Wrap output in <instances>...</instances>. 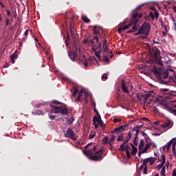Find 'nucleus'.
<instances>
[{"instance_id": "nucleus-31", "label": "nucleus", "mask_w": 176, "mask_h": 176, "mask_svg": "<svg viewBox=\"0 0 176 176\" xmlns=\"http://www.w3.org/2000/svg\"><path fill=\"white\" fill-rule=\"evenodd\" d=\"M108 140H109L108 136L104 137L103 139H102L103 144H109Z\"/></svg>"}, {"instance_id": "nucleus-46", "label": "nucleus", "mask_w": 176, "mask_h": 176, "mask_svg": "<svg viewBox=\"0 0 176 176\" xmlns=\"http://www.w3.org/2000/svg\"><path fill=\"white\" fill-rule=\"evenodd\" d=\"M113 141H115V139L111 138L109 139V145L110 146H112V142H113Z\"/></svg>"}, {"instance_id": "nucleus-25", "label": "nucleus", "mask_w": 176, "mask_h": 176, "mask_svg": "<svg viewBox=\"0 0 176 176\" xmlns=\"http://www.w3.org/2000/svg\"><path fill=\"white\" fill-rule=\"evenodd\" d=\"M148 163H150L151 166H152L156 162L157 158H153L151 157H148Z\"/></svg>"}, {"instance_id": "nucleus-28", "label": "nucleus", "mask_w": 176, "mask_h": 176, "mask_svg": "<svg viewBox=\"0 0 176 176\" xmlns=\"http://www.w3.org/2000/svg\"><path fill=\"white\" fill-rule=\"evenodd\" d=\"M103 61L109 64V58L107 55H104Z\"/></svg>"}, {"instance_id": "nucleus-52", "label": "nucleus", "mask_w": 176, "mask_h": 176, "mask_svg": "<svg viewBox=\"0 0 176 176\" xmlns=\"http://www.w3.org/2000/svg\"><path fill=\"white\" fill-rule=\"evenodd\" d=\"M16 58H17V54H12V55H11L10 59L14 60Z\"/></svg>"}, {"instance_id": "nucleus-62", "label": "nucleus", "mask_w": 176, "mask_h": 176, "mask_svg": "<svg viewBox=\"0 0 176 176\" xmlns=\"http://www.w3.org/2000/svg\"><path fill=\"white\" fill-rule=\"evenodd\" d=\"M108 45V41L104 40L103 41V46Z\"/></svg>"}, {"instance_id": "nucleus-55", "label": "nucleus", "mask_w": 176, "mask_h": 176, "mask_svg": "<svg viewBox=\"0 0 176 176\" xmlns=\"http://www.w3.org/2000/svg\"><path fill=\"white\" fill-rule=\"evenodd\" d=\"M138 139V138H134L133 145H138V142H137Z\"/></svg>"}, {"instance_id": "nucleus-11", "label": "nucleus", "mask_w": 176, "mask_h": 176, "mask_svg": "<svg viewBox=\"0 0 176 176\" xmlns=\"http://www.w3.org/2000/svg\"><path fill=\"white\" fill-rule=\"evenodd\" d=\"M97 115H98V117L97 116H95L94 118V124L95 126V129H98V124L100 122H101V116H100V114H98V111L96 112Z\"/></svg>"}, {"instance_id": "nucleus-51", "label": "nucleus", "mask_w": 176, "mask_h": 176, "mask_svg": "<svg viewBox=\"0 0 176 176\" xmlns=\"http://www.w3.org/2000/svg\"><path fill=\"white\" fill-rule=\"evenodd\" d=\"M49 118L51 120H54V119H56V116L50 114Z\"/></svg>"}, {"instance_id": "nucleus-10", "label": "nucleus", "mask_w": 176, "mask_h": 176, "mask_svg": "<svg viewBox=\"0 0 176 176\" xmlns=\"http://www.w3.org/2000/svg\"><path fill=\"white\" fill-rule=\"evenodd\" d=\"M142 28H143L144 31V35H146V36H148L151 31V24H149L148 23H144L142 25Z\"/></svg>"}, {"instance_id": "nucleus-64", "label": "nucleus", "mask_w": 176, "mask_h": 176, "mask_svg": "<svg viewBox=\"0 0 176 176\" xmlns=\"http://www.w3.org/2000/svg\"><path fill=\"white\" fill-rule=\"evenodd\" d=\"M173 176H176V169H173Z\"/></svg>"}, {"instance_id": "nucleus-20", "label": "nucleus", "mask_w": 176, "mask_h": 176, "mask_svg": "<svg viewBox=\"0 0 176 176\" xmlns=\"http://www.w3.org/2000/svg\"><path fill=\"white\" fill-rule=\"evenodd\" d=\"M100 31L101 29L98 26H94V35H100Z\"/></svg>"}, {"instance_id": "nucleus-8", "label": "nucleus", "mask_w": 176, "mask_h": 176, "mask_svg": "<svg viewBox=\"0 0 176 176\" xmlns=\"http://www.w3.org/2000/svg\"><path fill=\"white\" fill-rule=\"evenodd\" d=\"M131 135H133V133L131 131H129L128 133V136L125 138V139L123 140V143L120 145V147L119 148L120 151L124 152V144H127L130 140H131Z\"/></svg>"}, {"instance_id": "nucleus-27", "label": "nucleus", "mask_w": 176, "mask_h": 176, "mask_svg": "<svg viewBox=\"0 0 176 176\" xmlns=\"http://www.w3.org/2000/svg\"><path fill=\"white\" fill-rule=\"evenodd\" d=\"M82 20L84 21V23H90V19L87 18L86 16H82Z\"/></svg>"}, {"instance_id": "nucleus-14", "label": "nucleus", "mask_w": 176, "mask_h": 176, "mask_svg": "<svg viewBox=\"0 0 176 176\" xmlns=\"http://www.w3.org/2000/svg\"><path fill=\"white\" fill-rule=\"evenodd\" d=\"M151 56L157 60L160 56V52L157 49L153 48L151 52Z\"/></svg>"}, {"instance_id": "nucleus-32", "label": "nucleus", "mask_w": 176, "mask_h": 176, "mask_svg": "<svg viewBox=\"0 0 176 176\" xmlns=\"http://www.w3.org/2000/svg\"><path fill=\"white\" fill-rule=\"evenodd\" d=\"M108 47H109V45H102L103 52L104 53H108Z\"/></svg>"}, {"instance_id": "nucleus-3", "label": "nucleus", "mask_w": 176, "mask_h": 176, "mask_svg": "<svg viewBox=\"0 0 176 176\" xmlns=\"http://www.w3.org/2000/svg\"><path fill=\"white\" fill-rule=\"evenodd\" d=\"M153 72L154 75H155L159 83L161 85H167L168 82L166 80L167 78H168V72H165L164 74H160V72L158 71L156 66H154V68L153 69Z\"/></svg>"}, {"instance_id": "nucleus-50", "label": "nucleus", "mask_w": 176, "mask_h": 176, "mask_svg": "<svg viewBox=\"0 0 176 176\" xmlns=\"http://www.w3.org/2000/svg\"><path fill=\"white\" fill-rule=\"evenodd\" d=\"M173 80H174V77L173 76H170L169 77V80L166 81V82H168V83L167 84H164V85H168L170 83V82H171Z\"/></svg>"}, {"instance_id": "nucleus-59", "label": "nucleus", "mask_w": 176, "mask_h": 176, "mask_svg": "<svg viewBox=\"0 0 176 176\" xmlns=\"http://www.w3.org/2000/svg\"><path fill=\"white\" fill-rule=\"evenodd\" d=\"M122 122V119L115 118V119L113 120V122H114V123H118V122Z\"/></svg>"}, {"instance_id": "nucleus-1", "label": "nucleus", "mask_w": 176, "mask_h": 176, "mask_svg": "<svg viewBox=\"0 0 176 176\" xmlns=\"http://www.w3.org/2000/svg\"><path fill=\"white\" fill-rule=\"evenodd\" d=\"M142 13L138 14V12H135L133 14L130 19V23L129 25H120L118 30V34H121L122 31H126V30H129V28H130L131 26L132 30L127 31L126 34L136 32V31H138V28H140V19L142 18Z\"/></svg>"}, {"instance_id": "nucleus-48", "label": "nucleus", "mask_w": 176, "mask_h": 176, "mask_svg": "<svg viewBox=\"0 0 176 176\" xmlns=\"http://www.w3.org/2000/svg\"><path fill=\"white\" fill-rule=\"evenodd\" d=\"M175 145H176V141L175 140V142L172 144V151L173 152L175 151Z\"/></svg>"}, {"instance_id": "nucleus-4", "label": "nucleus", "mask_w": 176, "mask_h": 176, "mask_svg": "<svg viewBox=\"0 0 176 176\" xmlns=\"http://www.w3.org/2000/svg\"><path fill=\"white\" fill-rule=\"evenodd\" d=\"M52 112L54 113H60V115H67L68 113V109L65 104H61V106L51 104Z\"/></svg>"}, {"instance_id": "nucleus-49", "label": "nucleus", "mask_w": 176, "mask_h": 176, "mask_svg": "<svg viewBox=\"0 0 176 176\" xmlns=\"http://www.w3.org/2000/svg\"><path fill=\"white\" fill-rule=\"evenodd\" d=\"M162 162L166 163V156L164 155H161Z\"/></svg>"}, {"instance_id": "nucleus-42", "label": "nucleus", "mask_w": 176, "mask_h": 176, "mask_svg": "<svg viewBox=\"0 0 176 176\" xmlns=\"http://www.w3.org/2000/svg\"><path fill=\"white\" fill-rule=\"evenodd\" d=\"M143 136L146 142H148V141L149 140V136H148V134L143 133Z\"/></svg>"}, {"instance_id": "nucleus-61", "label": "nucleus", "mask_w": 176, "mask_h": 176, "mask_svg": "<svg viewBox=\"0 0 176 176\" xmlns=\"http://www.w3.org/2000/svg\"><path fill=\"white\" fill-rule=\"evenodd\" d=\"M84 60H85L84 65H85V67H87V65H89V63L87 62V60L85 59V56H84Z\"/></svg>"}, {"instance_id": "nucleus-57", "label": "nucleus", "mask_w": 176, "mask_h": 176, "mask_svg": "<svg viewBox=\"0 0 176 176\" xmlns=\"http://www.w3.org/2000/svg\"><path fill=\"white\" fill-rule=\"evenodd\" d=\"M126 149L129 151V149H131L128 144L124 146V151H126Z\"/></svg>"}, {"instance_id": "nucleus-58", "label": "nucleus", "mask_w": 176, "mask_h": 176, "mask_svg": "<svg viewBox=\"0 0 176 176\" xmlns=\"http://www.w3.org/2000/svg\"><path fill=\"white\" fill-rule=\"evenodd\" d=\"M154 16H155L156 18V20H157V19L159 18V12H154Z\"/></svg>"}, {"instance_id": "nucleus-39", "label": "nucleus", "mask_w": 176, "mask_h": 176, "mask_svg": "<svg viewBox=\"0 0 176 176\" xmlns=\"http://www.w3.org/2000/svg\"><path fill=\"white\" fill-rule=\"evenodd\" d=\"M164 164L165 162H162L161 164H158L157 166V168H158V170H160V168H163V167H164Z\"/></svg>"}, {"instance_id": "nucleus-12", "label": "nucleus", "mask_w": 176, "mask_h": 176, "mask_svg": "<svg viewBox=\"0 0 176 176\" xmlns=\"http://www.w3.org/2000/svg\"><path fill=\"white\" fill-rule=\"evenodd\" d=\"M125 129H127V125H121L111 131V133L113 134V133H115L116 134H119V133H122Z\"/></svg>"}, {"instance_id": "nucleus-6", "label": "nucleus", "mask_w": 176, "mask_h": 176, "mask_svg": "<svg viewBox=\"0 0 176 176\" xmlns=\"http://www.w3.org/2000/svg\"><path fill=\"white\" fill-rule=\"evenodd\" d=\"M160 97L165 100H171V98L174 97L173 92H168V89H160Z\"/></svg>"}, {"instance_id": "nucleus-23", "label": "nucleus", "mask_w": 176, "mask_h": 176, "mask_svg": "<svg viewBox=\"0 0 176 176\" xmlns=\"http://www.w3.org/2000/svg\"><path fill=\"white\" fill-rule=\"evenodd\" d=\"M101 48H99L98 51L95 52V56L98 58V60H101Z\"/></svg>"}, {"instance_id": "nucleus-47", "label": "nucleus", "mask_w": 176, "mask_h": 176, "mask_svg": "<svg viewBox=\"0 0 176 176\" xmlns=\"http://www.w3.org/2000/svg\"><path fill=\"white\" fill-rule=\"evenodd\" d=\"M153 112L154 113H159V109H157V107H153Z\"/></svg>"}, {"instance_id": "nucleus-60", "label": "nucleus", "mask_w": 176, "mask_h": 176, "mask_svg": "<svg viewBox=\"0 0 176 176\" xmlns=\"http://www.w3.org/2000/svg\"><path fill=\"white\" fill-rule=\"evenodd\" d=\"M150 16L151 17L152 20H155V14L153 12H150Z\"/></svg>"}, {"instance_id": "nucleus-13", "label": "nucleus", "mask_w": 176, "mask_h": 176, "mask_svg": "<svg viewBox=\"0 0 176 176\" xmlns=\"http://www.w3.org/2000/svg\"><path fill=\"white\" fill-rule=\"evenodd\" d=\"M69 57L71 58L72 61L76 60V57H78V47L75 48V51L74 52H69Z\"/></svg>"}, {"instance_id": "nucleus-9", "label": "nucleus", "mask_w": 176, "mask_h": 176, "mask_svg": "<svg viewBox=\"0 0 176 176\" xmlns=\"http://www.w3.org/2000/svg\"><path fill=\"white\" fill-rule=\"evenodd\" d=\"M83 93H84V99L82 98L83 97ZM87 97H89V94L84 91V89H81L80 91L78 93V96L77 97V101L78 102H80V101H83L85 100L86 102H87Z\"/></svg>"}, {"instance_id": "nucleus-30", "label": "nucleus", "mask_w": 176, "mask_h": 176, "mask_svg": "<svg viewBox=\"0 0 176 176\" xmlns=\"http://www.w3.org/2000/svg\"><path fill=\"white\" fill-rule=\"evenodd\" d=\"M78 93H79V90L78 89V88H74V92H73V97H76V94H78Z\"/></svg>"}, {"instance_id": "nucleus-35", "label": "nucleus", "mask_w": 176, "mask_h": 176, "mask_svg": "<svg viewBox=\"0 0 176 176\" xmlns=\"http://www.w3.org/2000/svg\"><path fill=\"white\" fill-rule=\"evenodd\" d=\"M157 63L159 64V65H160V67H163L164 64H163V60H162V58H157Z\"/></svg>"}, {"instance_id": "nucleus-18", "label": "nucleus", "mask_w": 176, "mask_h": 176, "mask_svg": "<svg viewBox=\"0 0 176 176\" xmlns=\"http://www.w3.org/2000/svg\"><path fill=\"white\" fill-rule=\"evenodd\" d=\"M131 146L132 147L131 155L133 156H135V155H137V152H138V149L137 148V146H134L132 143H131Z\"/></svg>"}, {"instance_id": "nucleus-63", "label": "nucleus", "mask_w": 176, "mask_h": 176, "mask_svg": "<svg viewBox=\"0 0 176 176\" xmlns=\"http://www.w3.org/2000/svg\"><path fill=\"white\" fill-rule=\"evenodd\" d=\"M144 167H145V165H144V164H142L140 167L139 168L138 170H143Z\"/></svg>"}, {"instance_id": "nucleus-15", "label": "nucleus", "mask_w": 176, "mask_h": 176, "mask_svg": "<svg viewBox=\"0 0 176 176\" xmlns=\"http://www.w3.org/2000/svg\"><path fill=\"white\" fill-rule=\"evenodd\" d=\"M175 141V138H173L172 140H170L168 143H166L165 146H164L163 151H164V149H166V148L167 151L168 152L170 151V148H171V145L174 144Z\"/></svg>"}, {"instance_id": "nucleus-21", "label": "nucleus", "mask_w": 176, "mask_h": 176, "mask_svg": "<svg viewBox=\"0 0 176 176\" xmlns=\"http://www.w3.org/2000/svg\"><path fill=\"white\" fill-rule=\"evenodd\" d=\"M144 145H145V141H144V140L142 139V140H140V142L138 146L139 151H142V149L144 148Z\"/></svg>"}, {"instance_id": "nucleus-43", "label": "nucleus", "mask_w": 176, "mask_h": 176, "mask_svg": "<svg viewBox=\"0 0 176 176\" xmlns=\"http://www.w3.org/2000/svg\"><path fill=\"white\" fill-rule=\"evenodd\" d=\"M91 47H92V52H97V50L100 49L98 48V46L96 47V45H92Z\"/></svg>"}, {"instance_id": "nucleus-56", "label": "nucleus", "mask_w": 176, "mask_h": 176, "mask_svg": "<svg viewBox=\"0 0 176 176\" xmlns=\"http://www.w3.org/2000/svg\"><path fill=\"white\" fill-rule=\"evenodd\" d=\"M147 171H148V166H144L143 174H148Z\"/></svg>"}, {"instance_id": "nucleus-22", "label": "nucleus", "mask_w": 176, "mask_h": 176, "mask_svg": "<svg viewBox=\"0 0 176 176\" xmlns=\"http://www.w3.org/2000/svg\"><path fill=\"white\" fill-rule=\"evenodd\" d=\"M151 145H152V143H147L145 144L144 148L142 150V153H146V151L149 148H151Z\"/></svg>"}, {"instance_id": "nucleus-53", "label": "nucleus", "mask_w": 176, "mask_h": 176, "mask_svg": "<svg viewBox=\"0 0 176 176\" xmlns=\"http://www.w3.org/2000/svg\"><path fill=\"white\" fill-rule=\"evenodd\" d=\"M108 74H104L102 76V79H104V80H107L108 79Z\"/></svg>"}, {"instance_id": "nucleus-34", "label": "nucleus", "mask_w": 176, "mask_h": 176, "mask_svg": "<svg viewBox=\"0 0 176 176\" xmlns=\"http://www.w3.org/2000/svg\"><path fill=\"white\" fill-rule=\"evenodd\" d=\"M149 163V160L148 158H146L143 160V165L144 166V167H146V164H148Z\"/></svg>"}, {"instance_id": "nucleus-38", "label": "nucleus", "mask_w": 176, "mask_h": 176, "mask_svg": "<svg viewBox=\"0 0 176 176\" xmlns=\"http://www.w3.org/2000/svg\"><path fill=\"white\" fill-rule=\"evenodd\" d=\"M82 43H84V45L90 44V40H89V38H85L82 40Z\"/></svg>"}, {"instance_id": "nucleus-44", "label": "nucleus", "mask_w": 176, "mask_h": 176, "mask_svg": "<svg viewBox=\"0 0 176 176\" xmlns=\"http://www.w3.org/2000/svg\"><path fill=\"white\" fill-rule=\"evenodd\" d=\"M98 124V126L100 125V127H102V129H105V126L104 125V121H102V120H101V121Z\"/></svg>"}, {"instance_id": "nucleus-16", "label": "nucleus", "mask_w": 176, "mask_h": 176, "mask_svg": "<svg viewBox=\"0 0 176 176\" xmlns=\"http://www.w3.org/2000/svg\"><path fill=\"white\" fill-rule=\"evenodd\" d=\"M172 126L173 122L170 120L166 121L165 123L161 124V127H162V129H166V127H172Z\"/></svg>"}, {"instance_id": "nucleus-41", "label": "nucleus", "mask_w": 176, "mask_h": 176, "mask_svg": "<svg viewBox=\"0 0 176 176\" xmlns=\"http://www.w3.org/2000/svg\"><path fill=\"white\" fill-rule=\"evenodd\" d=\"M52 104H56V105H63V104H64L63 102H59L58 100L52 101Z\"/></svg>"}, {"instance_id": "nucleus-26", "label": "nucleus", "mask_w": 176, "mask_h": 176, "mask_svg": "<svg viewBox=\"0 0 176 176\" xmlns=\"http://www.w3.org/2000/svg\"><path fill=\"white\" fill-rule=\"evenodd\" d=\"M33 115H43V111L41 110H36L32 111Z\"/></svg>"}, {"instance_id": "nucleus-45", "label": "nucleus", "mask_w": 176, "mask_h": 176, "mask_svg": "<svg viewBox=\"0 0 176 176\" xmlns=\"http://www.w3.org/2000/svg\"><path fill=\"white\" fill-rule=\"evenodd\" d=\"M126 157L128 159H130V157H131V155L130 154V151L128 149H126Z\"/></svg>"}, {"instance_id": "nucleus-17", "label": "nucleus", "mask_w": 176, "mask_h": 176, "mask_svg": "<svg viewBox=\"0 0 176 176\" xmlns=\"http://www.w3.org/2000/svg\"><path fill=\"white\" fill-rule=\"evenodd\" d=\"M121 82H122V89L123 91L129 94V93H130V91H129V89H127V87H126V81H124V80L122 79Z\"/></svg>"}, {"instance_id": "nucleus-29", "label": "nucleus", "mask_w": 176, "mask_h": 176, "mask_svg": "<svg viewBox=\"0 0 176 176\" xmlns=\"http://www.w3.org/2000/svg\"><path fill=\"white\" fill-rule=\"evenodd\" d=\"M138 34H139L140 35H144V34L145 35V32L144 31L143 28H140V29L138 30Z\"/></svg>"}, {"instance_id": "nucleus-33", "label": "nucleus", "mask_w": 176, "mask_h": 176, "mask_svg": "<svg viewBox=\"0 0 176 176\" xmlns=\"http://www.w3.org/2000/svg\"><path fill=\"white\" fill-rule=\"evenodd\" d=\"M124 140V136H123V134H121L117 139V142H120V141H122Z\"/></svg>"}, {"instance_id": "nucleus-40", "label": "nucleus", "mask_w": 176, "mask_h": 176, "mask_svg": "<svg viewBox=\"0 0 176 176\" xmlns=\"http://www.w3.org/2000/svg\"><path fill=\"white\" fill-rule=\"evenodd\" d=\"M43 105H44V103H38L37 104H33V106L36 108H41V107H43Z\"/></svg>"}, {"instance_id": "nucleus-5", "label": "nucleus", "mask_w": 176, "mask_h": 176, "mask_svg": "<svg viewBox=\"0 0 176 176\" xmlns=\"http://www.w3.org/2000/svg\"><path fill=\"white\" fill-rule=\"evenodd\" d=\"M135 96L138 98V101H141L142 98H144V104H146V101L149 100L148 104H151V102L152 101V98L155 96V94L153 92H149L146 94H135Z\"/></svg>"}, {"instance_id": "nucleus-37", "label": "nucleus", "mask_w": 176, "mask_h": 176, "mask_svg": "<svg viewBox=\"0 0 176 176\" xmlns=\"http://www.w3.org/2000/svg\"><path fill=\"white\" fill-rule=\"evenodd\" d=\"M161 174L162 176H166V166H164L161 170Z\"/></svg>"}, {"instance_id": "nucleus-36", "label": "nucleus", "mask_w": 176, "mask_h": 176, "mask_svg": "<svg viewBox=\"0 0 176 176\" xmlns=\"http://www.w3.org/2000/svg\"><path fill=\"white\" fill-rule=\"evenodd\" d=\"M163 62L164 63V64H170V58H168V56H166V58H164V60H163Z\"/></svg>"}, {"instance_id": "nucleus-19", "label": "nucleus", "mask_w": 176, "mask_h": 176, "mask_svg": "<svg viewBox=\"0 0 176 176\" xmlns=\"http://www.w3.org/2000/svg\"><path fill=\"white\" fill-rule=\"evenodd\" d=\"M93 39L94 41H96V43L98 44V49H101V46H102V45L100 42V40L98 39V36H94Z\"/></svg>"}, {"instance_id": "nucleus-54", "label": "nucleus", "mask_w": 176, "mask_h": 176, "mask_svg": "<svg viewBox=\"0 0 176 176\" xmlns=\"http://www.w3.org/2000/svg\"><path fill=\"white\" fill-rule=\"evenodd\" d=\"M94 137H96V133L94 132L93 133H91V134L89 135V138L92 139L94 138Z\"/></svg>"}, {"instance_id": "nucleus-7", "label": "nucleus", "mask_w": 176, "mask_h": 176, "mask_svg": "<svg viewBox=\"0 0 176 176\" xmlns=\"http://www.w3.org/2000/svg\"><path fill=\"white\" fill-rule=\"evenodd\" d=\"M65 137L67 138H71V140H74V141L78 140V135L74 132V130L71 128H67L66 132L65 133Z\"/></svg>"}, {"instance_id": "nucleus-2", "label": "nucleus", "mask_w": 176, "mask_h": 176, "mask_svg": "<svg viewBox=\"0 0 176 176\" xmlns=\"http://www.w3.org/2000/svg\"><path fill=\"white\" fill-rule=\"evenodd\" d=\"M91 145V144H88L85 146V151H83L84 155L87 156L88 159L92 160L93 162H101L104 157H102V150L100 148V150L96 151V146H94L91 149L87 150V148Z\"/></svg>"}, {"instance_id": "nucleus-24", "label": "nucleus", "mask_w": 176, "mask_h": 176, "mask_svg": "<svg viewBox=\"0 0 176 176\" xmlns=\"http://www.w3.org/2000/svg\"><path fill=\"white\" fill-rule=\"evenodd\" d=\"M141 129H135V128H133L132 129V131L134 132L135 131V138H138V134H140V131Z\"/></svg>"}]
</instances>
